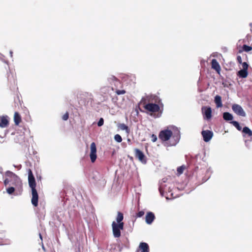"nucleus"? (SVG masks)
I'll return each mask as SVG.
<instances>
[{"label":"nucleus","mask_w":252,"mask_h":252,"mask_svg":"<svg viewBox=\"0 0 252 252\" xmlns=\"http://www.w3.org/2000/svg\"><path fill=\"white\" fill-rule=\"evenodd\" d=\"M248 70H244V69H241L239 70L237 73V75L239 76L240 77L245 78H246L248 76Z\"/></svg>","instance_id":"a211bd4d"},{"label":"nucleus","mask_w":252,"mask_h":252,"mask_svg":"<svg viewBox=\"0 0 252 252\" xmlns=\"http://www.w3.org/2000/svg\"><path fill=\"white\" fill-rule=\"evenodd\" d=\"M28 182L29 186L32 189V203L34 207H37L38 203V195L35 189L36 184L35 178L31 169L28 171Z\"/></svg>","instance_id":"f257e3e1"},{"label":"nucleus","mask_w":252,"mask_h":252,"mask_svg":"<svg viewBox=\"0 0 252 252\" xmlns=\"http://www.w3.org/2000/svg\"><path fill=\"white\" fill-rule=\"evenodd\" d=\"M155 219V215L151 212H148L146 215V222L148 224H151Z\"/></svg>","instance_id":"9b49d317"},{"label":"nucleus","mask_w":252,"mask_h":252,"mask_svg":"<svg viewBox=\"0 0 252 252\" xmlns=\"http://www.w3.org/2000/svg\"><path fill=\"white\" fill-rule=\"evenodd\" d=\"M215 102L217 107H221L222 106L220 96L217 95L215 97Z\"/></svg>","instance_id":"f3484780"},{"label":"nucleus","mask_w":252,"mask_h":252,"mask_svg":"<svg viewBox=\"0 0 252 252\" xmlns=\"http://www.w3.org/2000/svg\"><path fill=\"white\" fill-rule=\"evenodd\" d=\"M134 151L135 158H138L142 163H146L147 161L146 157L144 153L141 150L137 148L135 149Z\"/></svg>","instance_id":"423d86ee"},{"label":"nucleus","mask_w":252,"mask_h":252,"mask_svg":"<svg viewBox=\"0 0 252 252\" xmlns=\"http://www.w3.org/2000/svg\"><path fill=\"white\" fill-rule=\"evenodd\" d=\"M185 169V167L184 165L179 166L177 168V171L179 174H181L183 173L184 170Z\"/></svg>","instance_id":"b1692460"},{"label":"nucleus","mask_w":252,"mask_h":252,"mask_svg":"<svg viewBox=\"0 0 252 252\" xmlns=\"http://www.w3.org/2000/svg\"><path fill=\"white\" fill-rule=\"evenodd\" d=\"M69 118V113L66 112L62 117V119L64 121H66Z\"/></svg>","instance_id":"c756f323"},{"label":"nucleus","mask_w":252,"mask_h":252,"mask_svg":"<svg viewBox=\"0 0 252 252\" xmlns=\"http://www.w3.org/2000/svg\"><path fill=\"white\" fill-rule=\"evenodd\" d=\"M118 127L121 130H125L127 133H129V129L128 128V127L125 124H120L118 125Z\"/></svg>","instance_id":"412c9836"},{"label":"nucleus","mask_w":252,"mask_h":252,"mask_svg":"<svg viewBox=\"0 0 252 252\" xmlns=\"http://www.w3.org/2000/svg\"><path fill=\"white\" fill-rule=\"evenodd\" d=\"M231 124H232L239 131L242 130V126H240L239 123L237 121H232L231 122Z\"/></svg>","instance_id":"5701e85b"},{"label":"nucleus","mask_w":252,"mask_h":252,"mask_svg":"<svg viewBox=\"0 0 252 252\" xmlns=\"http://www.w3.org/2000/svg\"><path fill=\"white\" fill-rule=\"evenodd\" d=\"M7 81L8 83L12 84H15L16 82V76L11 73L10 71L7 72Z\"/></svg>","instance_id":"4468645a"},{"label":"nucleus","mask_w":252,"mask_h":252,"mask_svg":"<svg viewBox=\"0 0 252 252\" xmlns=\"http://www.w3.org/2000/svg\"><path fill=\"white\" fill-rule=\"evenodd\" d=\"M232 109L233 111L238 115L243 117H245L246 116L245 111L240 105L237 104H234L232 106Z\"/></svg>","instance_id":"0eeeda50"},{"label":"nucleus","mask_w":252,"mask_h":252,"mask_svg":"<svg viewBox=\"0 0 252 252\" xmlns=\"http://www.w3.org/2000/svg\"><path fill=\"white\" fill-rule=\"evenodd\" d=\"M237 60L239 63H242V58H241V56H237Z\"/></svg>","instance_id":"f704fd0d"},{"label":"nucleus","mask_w":252,"mask_h":252,"mask_svg":"<svg viewBox=\"0 0 252 252\" xmlns=\"http://www.w3.org/2000/svg\"><path fill=\"white\" fill-rule=\"evenodd\" d=\"M157 136L154 134H153L152 135H151V140L153 142H155L157 141Z\"/></svg>","instance_id":"72a5a7b5"},{"label":"nucleus","mask_w":252,"mask_h":252,"mask_svg":"<svg viewBox=\"0 0 252 252\" xmlns=\"http://www.w3.org/2000/svg\"><path fill=\"white\" fill-rule=\"evenodd\" d=\"M115 92L117 94L120 95V94H125L126 93V91H125L124 90H117Z\"/></svg>","instance_id":"c85d7f7f"},{"label":"nucleus","mask_w":252,"mask_h":252,"mask_svg":"<svg viewBox=\"0 0 252 252\" xmlns=\"http://www.w3.org/2000/svg\"><path fill=\"white\" fill-rule=\"evenodd\" d=\"M175 144H176V143H174V144H173L172 145H175Z\"/></svg>","instance_id":"58836bf2"},{"label":"nucleus","mask_w":252,"mask_h":252,"mask_svg":"<svg viewBox=\"0 0 252 252\" xmlns=\"http://www.w3.org/2000/svg\"><path fill=\"white\" fill-rule=\"evenodd\" d=\"M91 94L88 93H83L79 94L78 98L80 101L85 99V97L90 96Z\"/></svg>","instance_id":"aec40b11"},{"label":"nucleus","mask_w":252,"mask_h":252,"mask_svg":"<svg viewBox=\"0 0 252 252\" xmlns=\"http://www.w3.org/2000/svg\"><path fill=\"white\" fill-rule=\"evenodd\" d=\"M145 213L143 211H139L136 214V217L137 218H140L144 215Z\"/></svg>","instance_id":"2f4dec72"},{"label":"nucleus","mask_w":252,"mask_h":252,"mask_svg":"<svg viewBox=\"0 0 252 252\" xmlns=\"http://www.w3.org/2000/svg\"><path fill=\"white\" fill-rule=\"evenodd\" d=\"M151 96H146L142 97L139 104L143 106L147 113H156L158 112L160 110V107L158 104L150 102ZM152 115V114H151Z\"/></svg>","instance_id":"f03ea898"},{"label":"nucleus","mask_w":252,"mask_h":252,"mask_svg":"<svg viewBox=\"0 0 252 252\" xmlns=\"http://www.w3.org/2000/svg\"><path fill=\"white\" fill-rule=\"evenodd\" d=\"M103 124H104V120L103 118H101L97 123V126H101L103 125Z\"/></svg>","instance_id":"473e14b6"},{"label":"nucleus","mask_w":252,"mask_h":252,"mask_svg":"<svg viewBox=\"0 0 252 252\" xmlns=\"http://www.w3.org/2000/svg\"><path fill=\"white\" fill-rule=\"evenodd\" d=\"M243 137L247 136L251 138L252 137V131L247 126H245L242 130Z\"/></svg>","instance_id":"ddd939ff"},{"label":"nucleus","mask_w":252,"mask_h":252,"mask_svg":"<svg viewBox=\"0 0 252 252\" xmlns=\"http://www.w3.org/2000/svg\"><path fill=\"white\" fill-rule=\"evenodd\" d=\"M250 26L251 27V28H252V23L250 24Z\"/></svg>","instance_id":"4c0bfd02"},{"label":"nucleus","mask_w":252,"mask_h":252,"mask_svg":"<svg viewBox=\"0 0 252 252\" xmlns=\"http://www.w3.org/2000/svg\"><path fill=\"white\" fill-rule=\"evenodd\" d=\"M114 139L118 142L120 143L122 141V137L120 135L117 134L114 136Z\"/></svg>","instance_id":"a878e982"},{"label":"nucleus","mask_w":252,"mask_h":252,"mask_svg":"<svg viewBox=\"0 0 252 252\" xmlns=\"http://www.w3.org/2000/svg\"><path fill=\"white\" fill-rule=\"evenodd\" d=\"M173 132L171 130L164 129L160 131L158 134V137L162 142H165L170 139L172 136Z\"/></svg>","instance_id":"7ed1b4c3"},{"label":"nucleus","mask_w":252,"mask_h":252,"mask_svg":"<svg viewBox=\"0 0 252 252\" xmlns=\"http://www.w3.org/2000/svg\"><path fill=\"white\" fill-rule=\"evenodd\" d=\"M223 118L224 120L228 121L232 120L233 117L230 113L228 112H224L223 114Z\"/></svg>","instance_id":"6ab92c4d"},{"label":"nucleus","mask_w":252,"mask_h":252,"mask_svg":"<svg viewBox=\"0 0 252 252\" xmlns=\"http://www.w3.org/2000/svg\"><path fill=\"white\" fill-rule=\"evenodd\" d=\"M124 219V215L121 212H118L117 213V216L116 217V221L118 222H120L123 221Z\"/></svg>","instance_id":"4be33fe9"},{"label":"nucleus","mask_w":252,"mask_h":252,"mask_svg":"<svg viewBox=\"0 0 252 252\" xmlns=\"http://www.w3.org/2000/svg\"><path fill=\"white\" fill-rule=\"evenodd\" d=\"M9 181L8 180V179H6L4 181V185L6 186L7 185V184L9 183Z\"/></svg>","instance_id":"c9c22d12"},{"label":"nucleus","mask_w":252,"mask_h":252,"mask_svg":"<svg viewBox=\"0 0 252 252\" xmlns=\"http://www.w3.org/2000/svg\"><path fill=\"white\" fill-rule=\"evenodd\" d=\"M242 66H243L242 69L248 70V67H249L248 63L246 62H244V63H242Z\"/></svg>","instance_id":"7c9ffc66"},{"label":"nucleus","mask_w":252,"mask_h":252,"mask_svg":"<svg viewBox=\"0 0 252 252\" xmlns=\"http://www.w3.org/2000/svg\"><path fill=\"white\" fill-rule=\"evenodd\" d=\"M14 121L15 124L17 126L19 125L21 122V117L19 113L17 112L14 113Z\"/></svg>","instance_id":"dca6fc26"},{"label":"nucleus","mask_w":252,"mask_h":252,"mask_svg":"<svg viewBox=\"0 0 252 252\" xmlns=\"http://www.w3.org/2000/svg\"><path fill=\"white\" fill-rule=\"evenodd\" d=\"M113 234L115 238H119L121 236V229L116 225L115 221H113L112 223Z\"/></svg>","instance_id":"1a4fd4ad"},{"label":"nucleus","mask_w":252,"mask_h":252,"mask_svg":"<svg viewBox=\"0 0 252 252\" xmlns=\"http://www.w3.org/2000/svg\"><path fill=\"white\" fill-rule=\"evenodd\" d=\"M90 157L92 162L94 163L97 158L96 156V144L94 142H92L90 145Z\"/></svg>","instance_id":"39448f33"},{"label":"nucleus","mask_w":252,"mask_h":252,"mask_svg":"<svg viewBox=\"0 0 252 252\" xmlns=\"http://www.w3.org/2000/svg\"><path fill=\"white\" fill-rule=\"evenodd\" d=\"M9 125V121L7 116L0 117V127H6Z\"/></svg>","instance_id":"f8f14e48"},{"label":"nucleus","mask_w":252,"mask_h":252,"mask_svg":"<svg viewBox=\"0 0 252 252\" xmlns=\"http://www.w3.org/2000/svg\"><path fill=\"white\" fill-rule=\"evenodd\" d=\"M244 51L246 52H249L252 50V47L251 46H248L247 45H244L242 47Z\"/></svg>","instance_id":"393cba45"},{"label":"nucleus","mask_w":252,"mask_h":252,"mask_svg":"<svg viewBox=\"0 0 252 252\" xmlns=\"http://www.w3.org/2000/svg\"><path fill=\"white\" fill-rule=\"evenodd\" d=\"M201 134L205 142H209L213 136V132L209 130H202Z\"/></svg>","instance_id":"6e6552de"},{"label":"nucleus","mask_w":252,"mask_h":252,"mask_svg":"<svg viewBox=\"0 0 252 252\" xmlns=\"http://www.w3.org/2000/svg\"><path fill=\"white\" fill-rule=\"evenodd\" d=\"M211 66L212 68L213 69L215 70L218 74L220 73L221 68L220 65L219 64V63L218 62L216 59H214L212 60Z\"/></svg>","instance_id":"9d476101"},{"label":"nucleus","mask_w":252,"mask_h":252,"mask_svg":"<svg viewBox=\"0 0 252 252\" xmlns=\"http://www.w3.org/2000/svg\"><path fill=\"white\" fill-rule=\"evenodd\" d=\"M6 191L8 194H11L14 192L15 189L13 187H10L7 189Z\"/></svg>","instance_id":"bb28decb"},{"label":"nucleus","mask_w":252,"mask_h":252,"mask_svg":"<svg viewBox=\"0 0 252 252\" xmlns=\"http://www.w3.org/2000/svg\"><path fill=\"white\" fill-rule=\"evenodd\" d=\"M139 248L141 250V252H149V247L146 243H140Z\"/></svg>","instance_id":"2eb2a0df"},{"label":"nucleus","mask_w":252,"mask_h":252,"mask_svg":"<svg viewBox=\"0 0 252 252\" xmlns=\"http://www.w3.org/2000/svg\"><path fill=\"white\" fill-rule=\"evenodd\" d=\"M7 174H12L13 173H12V172H11L8 171V172H7Z\"/></svg>","instance_id":"e433bc0d"},{"label":"nucleus","mask_w":252,"mask_h":252,"mask_svg":"<svg viewBox=\"0 0 252 252\" xmlns=\"http://www.w3.org/2000/svg\"><path fill=\"white\" fill-rule=\"evenodd\" d=\"M116 225L121 230H123L124 229V223L123 221L116 223Z\"/></svg>","instance_id":"cd10ccee"},{"label":"nucleus","mask_w":252,"mask_h":252,"mask_svg":"<svg viewBox=\"0 0 252 252\" xmlns=\"http://www.w3.org/2000/svg\"><path fill=\"white\" fill-rule=\"evenodd\" d=\"M201 111L205 120H210L212 118V109L210 106H202Z\"/></svg>","instance_id":"20e7f679"}]
</instances>
